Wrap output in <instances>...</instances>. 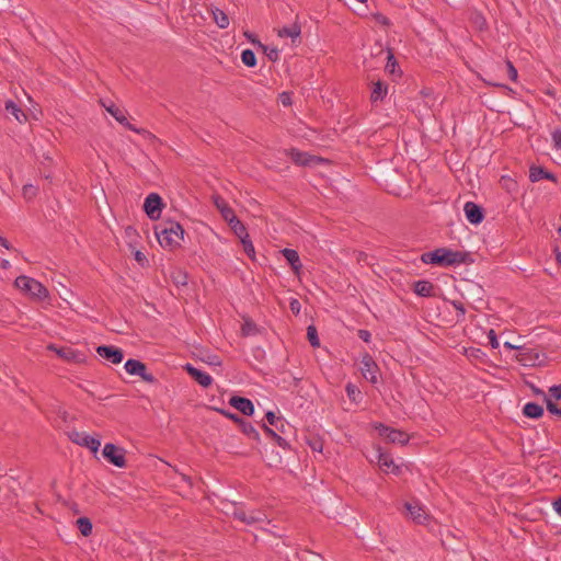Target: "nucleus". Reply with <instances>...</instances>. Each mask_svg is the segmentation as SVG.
I'll use <instances>...</instances> for the list:
<instances>
[{
    "mask_svg": "<svg viewBox=\"0 0 561 561\" xmlns=\"http://www.w3.org/2000/svg\"><path fill=\"white\" fill-rule=\"evenodd\" d=\"M421 261L424 264L444 267L455 266L461 263L469 264L473 262L471 254L469 252L455 251L450 248L445 247L422 253Z\"/></svg>",
    "mask_w": 561,
    "mask_h": 561,
    "instance_id": "1",
    "label": "nucleus"
},
{
    "mask_svg": "<svg viewBox=\"0 0 561 561\" xmlns=\"http://www.w3.org/2000/svg\"><path fill=\"white\" fill-rule=\"evenodd\" d=\"M154 233L162 248L174 250L180 247L185 231L180 222L168 219L154 227Z\"/></svg>",
    "mask_w": 561,
    "mask_h": 561,
    "instance_id": "2",
    "label": "nucleus"
},
{
    "mask_svg": "<svg viewBox=\"0 0 561 561\" xmlns=\"http://www.w3.org/2000/svg\"><path fill=\"white\" fill-rule=\"evenodd\" d=\"M14 287L35 301H44L49 298L48 289L41 282L26 275L18 276Z\"/></svg>",
    "mask_w": 561,
    "mask_h": 561,
    "instance_id": "3",
    "label": "nucleus"
},
{
    "mask_svg": "<svg viewBox=\"0 0 561 561\" xmlns=\"http://www.w3.org/2000/svg\"><path fill=\"white\" fill-rule=\"evenodd\" d=\"M217 412H219L221 415L226 416L227 419L231 420L234 424L238 425L239 430L250 439L255 440L256 443H261V437L259 431L252 425L251 422L244 420L243 417L239 416L236 413H232L225 409H215Z\"/></svg>",
    "mask_w": 561,
    "mask_h": 561,
    "instance_id": "4",
    "label": "nucleus"
},
{
    "mask_svg": "<svg viewBox=\"0 0 561 561\" xmlns=\"http://www.w3.org/2000/svg\"><path fill=\"white\" fill-rule=\"evenodd\" d=\"M103 458L117 468H126V450L113 443H106L102 450Z\"/></svg>",
    "mask_w": 561,
    "mask_h": 561,
    "instance_id": "5",
    "label": "nucleus"
},
{
    "mask_svg": "<svg viewBox=\"0 0 561 561\" xmlns=\"http://www.w3.org/2000/svg\"><path fill=\"white\" fill-rule=\"evenodd\" d=\"M125 370L131 376H139L147 383H159V380L148 371L147 366L139 359L129 358L124 364Z\"/></svg>",
    "mask_w": 561,
    "mask_h": 561,
    "instance_id": "6",
    "label": "nucleus"
},
{
    "mask_svg": "<svg viewBox=\"0 0 561 561\" xmlns=\"http://www.w3.org/2000/svg\"><path fill=\"white\" fill-rule=\"evenodd\" d=\"M165 204L158 193H150L144 202L142 209L151 220H158L161 217Z\"/></svg>",
    "mask_w": 561,
    "mask_h": 561,
    "instance_id": "7",
    "label": "nucleus"
},
{
    "mask_svg": "<svg viewBox=\"0 0 561 561\" xmlns=\"http://www.w3.org/2000/svg\"><path fill=\"white\" fill-rule=\"evenodd\" d=\"M68 436L72 443L82 447H87L94 456L98 455L101 446L99 435L94 437L84 432L72 431Z\"/></svg>",
    "mask_w": 561,
    "mask_h": 561,
    "instance_id": "8",
    "label": "nucleus"
},
{
    "mask_svg": "<svg viewBox=\"0 0 561 561\" xmlns=\"http://www.w3.org/2000/svg\"><path fill=\"white\" fill-rule=\"evenodd\" d=\"M286 156L290 158V160L299 167H311L317 165L322 161V158L310 154L305 151H300L297 148H290L285 151Z\"/></svg>",
    "mask_w": 561,
    "mask_h": 561,
    "instance_id": "9",
    "label": "nucleus"
},
{
    "mask_svg": "<svg viewBox=\"0 0 561 561\" xmlns=\"http://www.w3.org/2000/svg\"><path fill=\"white\" fill-rule=\"evenodd\" d=\"M47 348L54 351L60 358L65 359L68 363L81 364L85 362V355L72 347H58L55 344H49Z\"/></svg>",
    "mask_w": 561,
    "mask_h": 561,
    "instance_id": "10",
    "label": "nucleus"
},
{
    "mask_svg": "<svg viewBox=\"0 0 561 561\" xmlns=\"http://www.w3.org/2000/svg\"><path fill=\"white\" fill-rule=\"evenodd\" d=\"M360 365V370L364 377L373 385L377 383V374L379 373V367L374 360L373 356L366 353L362 357Z\"/></svg>",
    "mask_w": 561,
    "mask_h": 561,
    "instance_id": "11",
    "label": "nucleus"
},
{
    "mask_svg": "<svg viewBox=\"0 0 561 561\" xmlns=\"http://www.w3.org/2000/svg\"><path fill=\"white\" fill-rule=\"evenodd\" d=\"M96 353L112 364H119L124 359V351L114 345H100L96 347Z\"/></svg>",
    "mask_w": 561,
    "mask_h": 561,
    "instance_id": "12",
    "label": "nucleus"
},
{
    "mask_svg": "<svg viewBox=\"0 0 561 561\" xmlns=\"http://www.w3.org/2000/svg\"><path fill=\"white\" fill-rule=\"evenodd\" d=\"M183 369L188 374V376L196 381L203 388H208L213 385V377L204 370H201L187 363L183 366Z\"/></svg>",
    "mask_w": 561,
    "mask_h": 561,
    "instance_id": "13",
    "label": "nucleus"
},
{
    "mask_svg": "<svg viewBox=\"0 0 561 561\" xmlns=\"http://www.w3.org/2000/svg\"><path fill=\"white\" fill-rule=\"evenodd\" d=\"M463 210L467 220L472 225H479L484 220V208L474 202H467L465 204Z\"/></svg>",
    "mask_w": 561,
    "mask_h": 561,
    "instance_id": "14",
    "label": "nucleus"
},
{
    "mask_svg": "<svg viewBox=\"0 0 561 561\" xmlns=\"http://www.w3.org/2000/svg\"><path fill=\"white\" fill-rule=\"evenodd\" d=\"M232 516L247 525L262 523L265 519V515L260 511H252L250 513H247L240 507H234Z\"/></svg>",
    "mask_w": 561,
    "mask_h": 561,
    "instance_id": "15",
    "label": "nucleus"
},
{
    "mask_svg": "<svg viewBox=\"0 0 561 561\" xmlns=\"http://www.w3.org/2000/svg\"><path fill=\"white\" fill-rule=\"evenodd\" d=\"M229 404L245 416H252L254 414V404L249 398L232 396L229 399Z\"/></svg>",
    "mask_w": 561,
    "mask_h": 561,
    "instance_id": "16",
    "label": "nucleus"
},
{
    "mask_svg": "<svg viewBox=\"0 0 561 561\" xmlns=\"http://www.w3.org/2000/svg\"><path fill=\"white\" fill-rule=\"evenodd\" d=\"M529 180L533 183L539 182L540 180H548L553 183H558V178L554 173L550 172L541 165L531 164L529 168Z\"/></svg>",
    "mask_w": 561,
    "mask_h": 561,
    "instance_id": "17",
    "label": "nucleus"
},
{
    "mask_svg": "<svg viewBox=\"0 0 561 561\" xmlns=\"http://www.w3.org/2000/svg\"><path fill=\"white\" fill-rule=\"evenodd\" d=\"M259 424H260V427L262 428L265 437L270 442H272L274 445L279 446L284 450L291 449L290 444L284 437H282L279 434H277V432L275 430L271 428L264 422H260Z\"/></svg>",
    "mask_w": 561,
    "mask_h": 561,
    "instance_id": "18",
    "label": "nucleus"
},
{
    "mask_svg": "<svg viewBox=\"0 0 561 561\" xmlns=\"http://www.w3.org/2000/svg\"><path fill=\"white\" fill-rule=\"evenodd\" d=\"M106 111L123 126H125L127 129L133 130L137 134L145 133V129H138L134 125H131L125 115V113L117 107L114 103H112L110 106H105Z\"/></svg>",
    "mask_w": 561,
    "mask_h": 561,
    "instance_id": "19",
    "label": "nucleus"
},
{
    "mask_svg": "<svg viewBox=\"0 0 561 561\" xmlns=\"http://www.w3.org/2000/svg\"><path fill=\"white\" fill-rule=\"evenodd\" d=\"M280 253L286 259L287 263L290 265L294 274L299 277L300 273H301L302 264L300 262L298 252L294 249L285 248V249L280 250Z\"/></svg>",
    "mask_w": 561,
    "mask_h": 561,
    "instance_id": "20",
    "label": "nucleus"
},
{
    "mask_svg": "<svg viewBox=\"0 0 561 561\" xmlns=\"http://www.w3.org/2000/svg\"><path fill=\"white\" fill-rule=\"evenodd\" d=\"M213 202L216 208L220 211L221 217L225 221H230L236 217L234 210L229 206V204L222 198L220 195H213Z\"/></svg>",
    "mask_w": 561,
    "mask_h": 561,
    "instance_id": "21",
    "label": "nucleus"
},
{
    "mask_svg": "<svg viewBox=\"0 0 561 561\" xmlns=\"http://www.w3.org/2000/svg\"><path fill=\"white\" fill-rule=\"evenodd\" d=\"M388 94V84L382 80H377L371 83L370 102H382Z\"/></svg>",
    "mask_w": 561,
    "mask_h": 561,
    "instance_id": "22",
    "label": "nucleus"
},
{
    "mask_svg": "<svg viewBox=\"0 0 561 561\" xmlns=\"http://www.w3.org/2000/svg\"><path fill=\"white\" fill-rule=\"evenodd\" d=\"M413 291L420 297H434L435 286L426 279H420L413 283Z\"/></svg>",
    "mask_w": 561,
    "mask_h": 561,
    "instance_id": "23",
    "label": "nucleus"
},
{
    "mask_svg": "<svg viewBox=\"0 0 561 561\" xmlns=\"http://www.w3.org/2000/svg\"><path fill=\"white\" fill-rule=\"evenodd\" d=\"M387 55V64L385 66V71L390 76L396 78H401L402 70L399 67L398 60L394 57L393 50L391 48L388 49Z\"/></svg>",
    "mask_w": 561,
    "mask_h": 561,
    "instance_id": "24",
    "label": "nucleus"
},
{
    "mask_svg": "<svg viewBox=\"0 0 561 561\" xmlns=\"http://www.w3.org/2000/svg\"><path fill=\"white\" fill-rule=\"evenodd\" d=\"M545 414L543 407L537 402H527L523 407V415L527 419L538 420Z\"/></svg>",
    "mask_w": 561,
    "mask_h": 561,
    "instance_id": "25",
    "label": "nucleus"
},
{
    "mask_svg": "<svg viewBox=\"0 0 561 561\" xmlns=\"http://www.w3.org/2000/svg\"><path fill=\"white\" fill-rule=\"evenodd\" d=\"M375 450H376V458H377L379 468L381 470H383L385 472H387L386 468L389 469L394 463L391 454L383 450L380 446H376Z\"/></svg>",
    "mask_w": 561,
    "mask_h": 561,
    "instance_id": "26",
    "label": "nucleus"
},
{
    "mask_svg": "<svg viewBox=\"0 0 561 561\" xmlns=\"http://www.w3.org/2000/svg\"><path fill=\"white\" fill-rule=\"evenodd\" d=\"M409 435L401 430L392 427L391 431H389V434L387 433V443L400 444L401 446H404L409 443Z\"/></svg>",
    "mask_w": 561,
    "mask_h": 561,
    "instance_id": "27",
    "label": "nucleus"
},
{
    "mask_svg": "<svg viewBox=\"0 0 561 561\" xmlns=\"http://www.w3.org/2000/svg\"><path fill=\"white\" fill-rule=\"evenodd\" d=\"M5 112L12 115L19 123H23L27 121L26 114L21 110V107L12 100H8L4 104Z\"/></svg>",
    "mask_w": 561,
    "mask_h": 561,
    "instance_id": "28",
    "label": "nucleus"
},
{
    "mask_svg": "<svg viewBox=\"0 0 561 561\" xmlns=\"http://www.w3.org/2000/svg\"><path fill=\"white\" fill-rule=\"evenodd\" d=\"M504 347L507 350H519L518 360L523 363V365H535V359L531 356V352L525 350L524 346L514 345L511 342H504Z\"/></svg>",
    "mask_w": 561,
    "mask_h": 561,
    "instance_id": "29",
    "label": "nucleus"
},
{
    "mask_svg": "<svg viewBox=\"0 0 561 561\" xmlns=\"http://www.w3.org/2000/svg\"><path fill=\"white\" fill-rule=\"evenodd\" d=\"M404 506H405L407 511L409 512V515L413 519V522H415L417 524L424 523V520L426 519V514L424 513V511L421 508V506L419 504H412V503L407 502L404 504Z\"/></svg>",
    "mask_w": 561,
    "mask_h": 561,
    "instance_id": "30",
    "label": "nucleus"
},
{
    "mask_svg": "<svg viewBox=\"0 0 561 561\" xmlns=\"http://www.w3.org/2000/svg\"><path fill=\"white\" fill-rule=\"evenodd\" d=\"M229 227L233 231V233L240 239L243 240L249 237L247 227L243 222L236 216L233 219L228 221Z\"/></svg>",
    "mask_w": 561,
    "mask_h": 561,
    "instance_id": "31",
    "label": "nucleus"
},
{
    "mask_svg": "<svg viewBox=\"0 0 561 561\" xmlns=\"http://www.w3.org/2000/svg\"><path fill=\"white\" fill-rule=\"evenodd\" d=\"M301 34V26L298 22L293 23L290 26H284L278 31L279 37H290L293 42Z\"/></svg>",
    "mask_w": 561,
    "mask_h": 561,
    "instance_id": "32",
    "label": "nucleus"
},
{
    "mask_svg": "<svg viewBox=\"0 0 561 561\" xmlns=\"http://www.w3.org/2000/svg\"><path fill=\"white\" fill-rule=\"evenodd\" d=\"M306 444L312 449V451L322 453L324 440L320 435L309 433L306 436Z\"/></svg>",
    "mask_w": 561,
    "mask_h": 561,
    "instance_id": "33",
    "label": "nucleus"
},
{
    "mask_svg": "<svg viewBox=\"0 0 561 561\" xmlns=\"http://www.w3.org/2000/svg\"><path fill=\"white\" fill-rule=\"evenodd\" d=\"M76 525L82 536L89 537L92 534L93 526L89 517H79L76 522Z\"/></svg>",
    "mask_w": 561,
    "mask_h": 561,
    "instance_id": "34",
    "label": "nucleus"
},
{
    "mask_svg": "<svg viewBox=\"0 0 561 561\" xmlns=\"http://www.w3.org/2000/svg\"><path fill=\"white\" fill-rule=\"evenodd\" d=\"M211 12H213L214 21L218 25V27L227 28L229 25L228 15L222 10H220L218 8L211 9Z\"/></svg>",
    "mask_w": 561,
    "mask_h": 561,
    "instance_id": "35",
    "label": "nucleus"
},
{
    "mask_svg": "<svg viewBox=\"0 0 561 561\" xmlns=\"http://www.w3.org/2000/svg\"><path fill=\"white\" fill-rule=\"evenodd\" d=\"M260 333L256 323L251 319H245L241 327L242 336H250Z\"/></svg>",
    "mask_w": 561,
    "mask_h": 561,
    "instance_id": "36",
    "label": "nucleus"
},
{
    "mask_svg": "<svg viewBox=\"0 0 561 561\" xmlns=\"http://www.w3.org/2000/svg\"><path fill=\"white\" fill-rule=\"evenodd\" d=\"M172 282L176 287H182L187 285L188 275L186 272L182 270H176L171 274Z\"/></svg>",
    "mask_w": 561,
    "mask_h": 561,
    "instance_id": "37",
    "label": "nucleus"
},
{
    "mask_svg": "<svg viewBox=\"0 0 561 561\" xmlns=\"http://www.w3.org/2000/svg\"><path fill=\"white\" fill-rule=\"evenodd\" d=\"M297 558L300 561H324L323 557L320 553L313 552L308 549H305L301 552L297 553Z\"/></svg>",
    "mask_w": 561,
    "mask_h": 561,
    "instance_id": "38",
    "label": "nucleus"
},
{
    "mask_svg": "<svg viewBox=\"0 0 561 561\" xmlns=\"http://www.w3.org/2000/svg\"><path fill=\"white\" fill-rule=\"evenodd\" d=\"M241 60L249 68H253L256 66V56L252 49H244L241 53Z\"/></svg>",
    "mask_w": 561,
    "mask_h": 561,
    "instance_id": "39",
    "label": "nucleus"
},
{
    "mask_svg": "<svg viewBox=\"0 0 561 561\" xmlns=\"http://www.w3.org/2000/svg\"><path fill=\"white\" fill-rule=\"evenodd\" d=\"M307 340L312 347L316 348V347L320 346V339L318 335V331L313 324H310L307 327Z\"/></svg>",
    "mask_w": 561,
    "mask_h": 561,
    "instance_id": "40",
    "label": "nucleus"
},
{
    "mask_svg": "<svg viewBox=\"0 0 561 561\" xmlns=\"http://www.w3.org/2000/svg\"><path fill=\"white\" fill-rule=\"evenodd\" d=\"M345 391H346V394L348 397V399L352 401V402H355L357 403L359 401V399H362V392L360 390L357 388V386H355L354 383L352 382H348L345 387Z\"/></svg>",
    "mask_w": 561,
    "mask_h": 561,
    "instance_id": "41",
    "label": "nucleus"
},
{
    "mask_svg": "<svg viewBox=\"0 0 561 561\" xmlns=\"http://www.w3.org/2000/svg\"><path fill=\"white\" fill-rule=\"evenodd\" d=\"M260 48L266 55L270 61L276 62L278 60L279 51L276 47L270 48L267 45L260 44Z\"/></svg>",
    "mask_w": 561,
    "mask_h": 561,
    "instance_id": "42",
    "label": "nucleus"
},
{
    "mask_svg": "<svg viewBox=\"0 0 561 561\" xmlns=\"http://www.w3.org/2000/svg\"><path fill=\"white\" fill-rule=\"evenodd\" d=\"M500 182L506 192L512 194L517 191V182L512 178L503 175Z\"/></svg>",
    "mask_w": 561,
    "mask_h": 561,
    "instance_id": "43",
    "label": "nucleus"
},
{
    "mask_svg": "<svg viewBox=\"0 0 561 561\" xmlns=\"http://www.w3.org/2000/svg\"><path fill=\"white\" fill-rule=\"evenodd\" d=\"M241 243L243 245V250L247 253V255L254 261L255 257V250L252 241L250 240V236L243 240H241Z\"/></svg>",
    "mask_w": 561,
    "mask_h": 561,
    "instance_id": "44",
    "label": "nucleus"
},
{
    "mask_svg": "<svg viewBox=\"0 0 561 561\" xmlns=\"http://www.w3.org/2000/svg\"><path fill=\"white\" fill-rule=\"evenodd\" d=\"M450 304L457 310V321H462L466 316L465 305L460 300H451Z\"/></svg>",
    "mask_w": 561,
    "mask_h": 561,
    "instance_id": "45",
    "label": "nucleus"
},
{
    "mask_svg": "<svg viewBox=\"0 0 561 561\" xmlns=\"http://www.w3.org/2000/svg\"><path fill=\"white\" fill-rule=\"evenodd\" d=\"M373 427L378 432L379 436L385 438V440L387 439V433L389 434V431L392 428L380 422L373 423Z\"/></svg>",
    "mask_w": 561,
    "mask_h": 561,
    "instance_id": "46",
    "label": "nucleus"
},
{
    "mask_svg": "<svg viewBox=\"0 0 561 561\" xmlns=\"http://www.w3.org/2000/svg\"><path fill=\"white\" fill-rule=\"evenodd\" d=\"M546 408L549 413L561 417V408H559L550 398H546Z\"/></svg>",
    "mask_w": 561,
    "mask_h": 561,
    "instance_id": "47",
    "label": "nucleus"
},
{
    "mask_svg": "<svg viewBox=\"0 0 561 561\" xmlns=\"http://www.w3.org/2000/svg\"><path fill=\"white\" fill-rule=\"evenodd\" d=\"M265 419H266L267 423H268L271 426H274V427H277V424H278V423H282V420H283V417H282V416H277V415L275 414V412H273V411H267V412L265 413Z\"/></svg>",
    "mask_w": 561,
    "mask_h": 561,
    "instance_id": "48",
    "label": "nucleus"
},
{
    "mask_svg": "<svg viewBox=\"0 0 561 561\" xmlns=\"http://www.w3.org/2000/svg\"><path fill=\"white\" fill-rule=\"evenodd\" d=\"M37 195V187L32 184H25L23 186V196L25 198L32 199Z\"/></svg>",
    "mask_w": 561,
    "mask_h": 561,
    "instance_id": "49",
    "label": "nucleus"
},
{
    "mask_svg": "<svg viewBox=\"0 0 561 561\" xmlns=\"http://www.w3.org/2000/svg\"><path fill=\"white\" fill-rule=\"evenodd\" d=\"M134 259L142 267L149 264L147 256L140 250L134 252Z\"/></svg>",
    "mask_w": 561,
    "mask_h": 561,
    "instance_id": "50",
    "label": "nucleus"
},
{
    "mask_svg": "<svg viewBox=\"0 0 561 561\" xmlns=\"http://www.w3.org/2000/svg\"><path fill=\"white\" fill-rule=\"evenodd\" d=\"M550 399H554L556 401L561 400V385H553L549 389Z\"/></svg>",
    "mask_w": 561,
    "mask_h": 561,
    "instance_id": "51",
    "label": "nucleus"
},
{
    "mask_svg": "<svg viewBox=\"0 0 561 561\" xmlns=\"http://www.w3.org/2000/svg\"><path fill=\"white\" fill-rule=\"evenodd\" d=\"M373 18L378 24H381L383 26H390L391 24L390 20L380 12L374 13Z\"/></svg>",
    "mask_w": 561,
    "mask_h": 561,
    "instance_id": "52",
    "label": "nucleus"
},
{
    "mask_svg": "<svg viewBox=\"0 0 561 561\" xmlns=\"http://www.w3.org/2000/svg\"><path fill=\"white\" fill-rule=\"evenodd\" d=\"M488 339H489V344L491 345L492 348H497L500 346L497 335L493 329H491L488 332Z\"/></svg>",
    "mask_w": 561,
    "mask_h": 561,
    "instance_id": "53",
    "label": "nucleus"
},
{
    "mask_svg": "<svg viewBox=\"0 0 561 561\" xmlns=\"http://www.w3.org/2000/svg\"><path fill=\"white\" fill-rule=\"evenodd\" d=\"M506 66H507L508 78L512 81H516L517 77H518L517 69L515 68V66L513 65V62L511 60L506 61Z\"/></svg>",
    "mask_w": 561,
    "mask_h": 561,
    "instance_id": "54",
    "label": "nucleus"
},
{
    "mask_svg": "<svg viewBox=\"0 0 561 561\" xmlns=\"http://www.w3.org/2000/svg\"><path fill=\"white\" fill-rule=\"evenodd\" d=\"M553 146L561 149V129H556L551 134Z\"/></svg>",
    "mask_w": 561,
    "mask_h": 561,
    "instance_id": "55",
    "label": "nucleus"
},
{
    "mask_svg": "<svg viewBox=\"0 0 561 561\" xmlns=\"http://www.w3.org/2000/svg\"><path fill=\"white\" fill-rule=\"evenodd\" d=\"M289 308H290V311H291L295 316H297V314H299V312H300L301 304L299 302V300H298V299H296V298H291V299H290V302H289Z\"/></svg>",
    "mask_w": 561,
    "mask_h": 561,
    "instance_id": "56",
    "label": "nucleus"
},
{
    "mask_svg": "<svg viewBox=\"0 0 561 561\" xmlns=\"http://www.w3.org/2000/svg\"><path fill=\"white\" fill-rule=\"evenodd\" d=\"M280 103L284 106H290L291 105V96L289 92H283L279 94Z\"/></svg>",
    "mask_w": 561,
    "mask_h": 561,
    "instance_id": "57",
    "label": "nucleus"
},
{
    "mask_svg": "<svg viewBox=\"0 0 561 561\" xmlns=\"http://www.w3.org/2000/svg\"><path fill=\"white\" fill-rule=\"evenodd\" d=\"M358 337L362 341L369 343L370 339H371V333L368 330L360 329V330H358Z\"/></svg>",
    "mask_w": 561,
    "mask_h": 561,
    "instance_id": "58",
    "label": "nucleus"
},
{
    "mask_svg": "<svg viewBox=\"0 0 561 561\" xmlns=\"http://www.w3.org/2000/svg\"><path fill=\"white\" fill-rule=\"evenodd\" d=\"M533 393L535 396H541L543 398V402L546 403V398H549L543 390H541L540 388L536 387L535 385L533 383H528Z\"/></svg>",
    "mask_w": 561,
    "mask_h": 561,
    "instance_id": "59",
    "label": "nucleus"
},
{
    "mask_svg": "<svg viewBox=\"0 0 561 561\" xmlns=\"http://www.w3.org/2000/svg\"><path fill=\"white\" fill-rule=\"evenodd\" d=\"M244 36H245V37H247V38H248L252 44L257 45L259 47H260V44H262V43L260 42V39L257 38V36H256L255 34H253V33L249 32V31H247V32L244 33Z\"/></svg>",
    "mask_w": 561,
    "mask_h": 561,
    "instance_id": "60",
    "label": "nucleus"
},
{
    "mask_svg": "<svg viewBox=\"0 0 561 561\" xmlns=\"http://www.w3.org/2000/svg\"><path fill=\"white\" fill-rule=\"evenodd\" d=\"M0 245L7 250L13 249V245L11 244V242L2 236H0Z\"/></svg>",
    "mask_w": 561,
    "mask_h": 561,
    "instance_id": "61",
    "label": "nucleus"
},
{
    "mask_svg": "<svg viewBox=\"0 0 561 561\" xmlns=\"http://www.w3.org/2000/svg\"><path fill=\"white\" fill-rule=\"evenodd\" d=\"M553 510L561 516V497L556 499L552 502Z\"/></svg>",
    "mask_w": 561,
    "mask_h": 561,
    "instance_id": "62",
    "label": "nucleus"
},
{
    "mask_svg": "<svg viewBox=\"0 0 561 561\" xmlns=\"http://www.w3.org/2000/svg\"><path fill=\"white\" fill-rule=\"evenodd\" d=\"M389 469H391V473L397 476V477L402 473L401 467L396 465V463H393V466H391Z\"/></svg>",
    "mask_w": 561,
    "mask_h": 561,
    "instance_id": "63",
    "label": "nucleus"
},
{
    "mask_svg": "<svg viewBox=\"0 0 561 561\" xmlns=\"http://www.w3.org/2000/svg\"><path fill=\"white\" fill-rule=\"evenodd\" d=\"M10 266H11V264H10V261H9V260H7V259H2V260L0 261V267H1L2 270H8V268H10Z\"/></svg>",
    "mask_w": 561,
    "mask_h": 561,
    "instance_id": "64",
    "label": "nucleus"
}]
</instances>
